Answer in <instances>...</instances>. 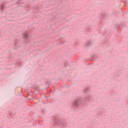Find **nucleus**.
I'll return each mask as SVG.
<instances>
[{"mask_svg":"<svg viewBox=\"0 0 128 128\" xmlns=\"http://www.w3.org/2000/svg\"><path fill=\"white\" fill-rule=\"evenodd\" d=\"M24 38L25 40H26V38H28V34H26V33L24 34Z\"/></svg>","mask_w":128,"mask_h":128,"instance_id":"1","label":"nucleus"},{"mask_svg":"<svg viewBox=\"0 0 128 128\" xmlns=\"http://www.w3.org/2000/svg\"><path fill=\"white\" fill-rule=\"evenodd\" d=\"M78 102V100H76L74 102V106H78V104H76V102Z\"/></svg>","mask_w":128,"mask_h":128,"instance_id":"2","label":"nucleus"}]
</instances>
